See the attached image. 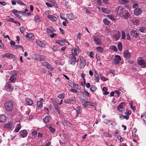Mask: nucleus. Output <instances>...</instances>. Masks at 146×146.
I'll use <instances>...</instances> for the list:
<instances>
[{
  "label": "nucleus",
  "instance_id": "nucleus-10",
  "mask_svg": "<svg viewBox=\"0 0 146 146\" xmlns=\"http://www.w3.org/2000/svg\"><path fill=\"white\" fill-rule=\"evenodd\" d=\"M121 36V34L118 31H116L113 35V37L116 40H118Z\"/></svg>",
  "mask_w": 146,
  "mask_h": 146
},
{
  "label": "nucleus",
  "instance_id": "nucleus-9",
  "mask_svg": "<svg viewBox=\"0 0 146 146\" xmlns=\"http://www.w3.org/2000/svg\"><path fill=\"white\" fill-rule=\"evenodd\" d=\"M116 12L118 15L122 14L124 12V9L121 7L119 6L116 9Z\"/></svg>",
  "mask_w": 146,
  "mask_h": 146
},
{
  "label": "nucleus",
  "instance_id": "nucleus-26",
  "mask_svg": "<svg viewBox=\"0 0 146 146\" xmlns=\"http://www.w3.org/2000/svg\"><path fill=\"white\" fill-rule=\"evenodd\" d=\"M97 89L96 87L95 86L91 85L90 87V90L92 92H94L96 91Z\"/></svg>",
  "mask_w": 146,
  "mask_h": 146
},
{
  "label": "nucleus",
  "instance_id": "nucleus-15",
  "mask_svg": "<svg viewBox=\"0 0 146 146\" xmlns=\"http://www.w3.org/2000/svg\"><path fill=\"white\" fill-rule=\"evenodd\" d=\"M42 107V101L41 99L37 101V107L39 109H40Z\"/></svg>",
  "mask_w": 146,
  "mask_h": 146
},
{
  "label": "nucleus",
  "instance_id": "nucleus-51",
  "mask_svg": "<svg viewBox=\"0 0 146 146\" xmlns=\"http://www.w3.org/2000/svg\"><path fill=\"white\" fill-rule=\"evenodd\" d=\"M20 30L22 33H23L24 31V28L22 27H20L19 28Z\"/></svg>",
  "mask_w": 146,
  "mask_h": 146
},
{
  "label": "nucleus",
  "instance_id": "nucleus-17",
  "mask_svg": "<svg viewBox=\"0 0 146 146\" xmlns=\"http://www.w3.org/2000/svg\"><path fill=\"white\" fill-rule=\"evenodd\" d=\"M36 44L40 47H44L45 46V44L41 41L36 40Z\"/></svg>",
  "mask_w": 146,
  "mask_h": 146
},
{
  "label": "nucleus",
  "instance_id": "nucleus-58",
  "mask_svg": "<svg viewBox=\"0 0 146 146\" xmlns=\"http://www.w3.org/2000/svg\"><path fill=\"white\" fill-rule=\"evenodd\" d=\"M45 4L46 5L49 7H52V5L48 2H46Z\"/></svg>",
  "mask_w": 146,
  "mask_h": 146
},
{
  "label": "nucleus",
  "instance_id": "nucleus-5",
  "mask_svg": "<svg viewBox=\"0 0 146 146\" xmlns=\"http://www.w3.org/2000/svg\"><path fill=\"white\" fill-rule=\"evenodd\" d=\"M142 12V10L140 8H137L135 9L134 11V14L137 16L140 15Z\"/></svg>",
  "mask_w": 146,
  "mask_h": 146
},
{
  "label": "nucleus",
  "instance_id": "nucleus-24",
  "mask_svg": "<svg viewBox=\"0 0 146 146\" xmlns=\"http://www.w3.org/2000/svg\"><path fill=\"white\" fill-rule=\"evenodd\" d=\"M4 127L10 129L12 128V125L11 123H9L5 124L4 125Z\"/></svg>",
  "mask_w": 146,
  "mask_h": 146
},
{
  "label": "nucleus",
  "instance_id": "nucleus-42",
  "mask_svg": "<svg viewBox=\"0 0 146 146\" xmlns=\"http://www.w3.org/2000/svg\"><path fill=\"white\" fill-rule=\"evenodd\" d=\"M55 108V109L57 111V112L59 114H60V110L59 109V107L58 105H56V106H54Z\"/></svg>",
  "mask_w": 146,
  "mask_h": 146
},
{
  "label": "nucleus",
  "instance_id": "nucleus-8",
  "mask_svg": "<svg viewBox=\"0 0 146 146\" xmlns=\"http://www.w3.org/2000/svg\"><path fill=\"white\" fill-rule=\"evenodd\" d=\"M94 40L95 43L98 45H100L101 44L102 42L100 38L98 36H93Z\"/></svg>",
  "mask_w": 146,
  "mask_h": 146
},
{
  "label": "nucleus",
  "instance_id": "nucleus-52",
  "mask_svg": "<svg viewBox=\"0 0 146 146\" xmlns=\"http://www.w3.org/2000/svg\"><path fill=\"white\" fill-rule=\"evenodd\" d=\"M101 79L103 81H106L108 80L104 76H101L100 77Z\"/></svg>",
  "mask_w": 146,
  "mask_h": 146
},
{
  "label": "nucleus",
  "instance_id": "nucleus-32",
  "mask_svg": "<svg viewBox=\"0 0 146 146\" xmlns=\"http://www.w3.org/2000/svg\"><path fill=\"white\" fill-rule=\"evenodd\" d=\"M117 47L118 48V50L119 51H121L122 49V43L121 42H119L117 44Z\"/></svg>",
  "mask_w": 146,
  "mask_h": 146
},
{
  "label": "nucleus",
  "instance_id": "nucleus-25",
  "mask_svg": "<svg viewBox=\"0 0 146 146\" xmlns=\"http://www.w3.org/2000/svg\"><path fill=\"white\" fill-rule=\"evenodd\" d=\"M21 128V125L20 124L17 125L16 127L15 130H14V131L15 132H18Z\"/></svg>",
  "mask_w": 146,
  "mask_h": 146
},
{
  "label": "nucleus",
  "instance_id": "nucleus-43",
  "mask_svg": "<svg viewBox=\"0 0 146 146\" xmlns=\"http://www.w3.org/2000/svg\"><path fill=\"white\" fill-rule=\"evenodd\" d=\"M139 30V31L141 32L145 33V31H146V29L144 27H142L140 28Z\"/></svg>",
  "mask_w": 146,
  "mask_h": 146
},
{
  "label": "nucleus",
  "instance_id": "nucleus-33",
  "mask_svg": "<svg viewBox=\"0 0 146 146\" xmlns=\"http://www.w3.org/2000/svg\"><path fill=\"white\" fill-rule=\"evenodd\" d=\"M104 23L105 25H108L110 24V22L107 19H104L103 20Z\"/></svg>",
  "mask_w": 146,
  "mask_h": 146
},
{
  "label": "nucleus",
  "instance_id": "nucleus-50",
  "mask_svg": "<svg viewBox=\"0 0 146 146\" xmlns=\"http://www.w3.org/2000/svg\"><path fill=\"white\" fill-rule=\"evenodd\" d=\"M7 21L13 23L14 21V19L11 18H10L7 19Z\"/></svg>",
  "mask_w": 146,
  "mask_h": 146
},
{
  "label": "nucleus",
  "instance_id": "nucleus-45",
  "mask_svg": "<svg viewBox=\"0 0 146 146\" xmlns=\"http://www.w3.org/2000/svg\"><path fill=\"white\" fill-rule=\"evenodd\" d=\"M122 33V36H121V38L122 39H124L125 37V33L124 31L121 32Z\"/></svg>",
  "mask_w": 146,
  "mask_h": 146
},
{
  "label": "nucleus",
  "instance_id": "nucleus-6",
  "mask_svg": "<svg viewBox=\"0 0 146 146\" xmlns=\"http://www.w3.org/2000/svg\"><path fill=\"white\" fill-rule=\"evenodd\" d=\"M5 88L7 91L9 92L12 91L14 88L13 86L9 83H7L6 84Z\"/></svg>",
  "mask_w": 146,
  "mask_h": 146
},
{
  "label": "nucleus",
  "instance_id": "nucleus-11",
  "mask_svg": "<svg viewBox=\"0 0 146 146\" xmlns=\"http://www.w3.org/2000/svg\"><path fill=\"white\" fill-rule=\"evenodd\" d=\"M131 56V53L128 50H125L124 52V57L126 58H128L130 57Z\"/></svg>",
  "mask_w": 146,
  "mask_h": 146
},
{
  "label": "nucleus",
  "instance_id": "nucleus-27",
  "mask_svg": "<svg viewBox=\"0 0 146 146\" xmlns=\"http://www.w3.org/2000/svg\"><path fill=\"white\" fill-rule=\"evenodd\" d=\"M67 16L68 18L70 20H72L74 19H75L76 18H74V17L73 16L72 14L71 13H70L67 15Z\"/></svg>",
  "mask_w": 146,
  "mask_h": 146
},
{
  "label": "nucleus",
  "instance_id": "nucleus-49",
  "mask_svg": "<svg viewBox=\"0 0 146 146\" xmlns=\"http://www.w3.org/2000/svg\"><path fill=\"white\" fill-rule=\"evenodd\" d=\"M52 49L54 51H57L58 50V48L56 46L54 45L52 47Z\"/></svg>",
  "mask_w": 146,
  "mask_h": 146
},
{
  "label": "nucleus",
  "instance_id": "nucleus-3",
  "mask_svg": "<svg viewBox=\"0 0 146 146\" xmlns=\"http://www.w3.org/2000/svg\"><path fill=\"white\" fill-rule=\"evenodd\" d=\"M2 57L3 58L6 57L10 59H12L13 60H15L16 58V57L14 55L9 53L3 54L2 55Z\"/></svg>",
  "mask_w": 146,
  "mask_h": 146
},
{
  "label": "nucleus",
  "instance_id": "nucleus-4",
  "mask_svg": "<svg viewBox=\"0 0 146 146\" xmlns=\"http://www.w3.org/2000/svg\"><path fill=\"white\" fill-rule=\"evenodd\" d=\"M138 64L141 66H143V67H146V62L145 60L142 58L139 57L137 59Z\"/></svg>",
  "mask_w": 146,
  "mask_h": 146
},
{
  "label": "nucleus",
  "instance_id": "nucleus-19",
  "mask_svg": "<svg viewBox=\"0 0 146 146\" xmlns=\"http://www.w3.org/2000/svg\"><path fill=\"white\" fill-rule=\"evenodd\" d=\"M51 119V117L50 116H46L43 119V121L46 123H48L49 120Z\"/></svg>",
  "mask_w": 146,
  "mask_h": 146
},
{
  "label": "nucleus",
  "instance_id": "nucleus-36",
  "mask_svg": "<svg viewBox=\"0 0 146 146\" xmlns=\"http://www.w3.org/2000/svg\"><path fill=\"white\" fill-rule=\"evenodd\" d=\"M72 54L74 55H76L77 54V50L76 48L72 49Z\"/></svg>",
  "mask_w": 146,
  "mask_h": 146
},
{
  "label": "nucleus",
  "instance_id": "nucleus-35",
  "mask_svg": "<svg viewBox=\"0 0 146 146\" xmlns=\"http://www.w3.org/2000/svg\"><path fill=\"white\" fill-rule=\"evenodd\" d=\"M96 49L98 52L101 53L103 51V48L102 47L98 46L96 48Z\"/></svg>",
  "mask_w": 146,
  "mask_h": 146
},
{
  "label": "nucleus",
  "instance_id": "nucleus-55",
  "mask_svg": "<svg viewBox=\"0 0 146 146\" xmlns=\"http://www.w3.org/2000/svg\"><path fill=\"white\" fill-rule=\"evenodd\" d=\"M17 3L18 4H20L21 5L25 6L26 5L25 4L23 3V2L20 1H19V2H17Z\"/></svg>",
  "mask_w": 146,
  "mask_h": 146
},
{
  "label": "nucleus",
  "instance_id": "nucleus-54",
  "mask_svg": "<svg viewBox=\"0 0 146 146\" xmlns=\"http://www.w3.org/2000/svg\"><path fill=\"white\" fill-rule=\"evenodd\" d=\"M68 84L69 86L72 87L74 85V83L71 81H68Z\"/></svg>",
  "mask_w": 146,
  "mask_h": 146
},
{
  "label": "nucleus",
  "instance_id": "nucleus-44",
  "mask_svg": "<svg viewBox=\"0 0 146 146\" xmlns=\"http://www.w3.org/2000/svg\"><path fill=\"white\" fill-rule=\"evenodd\" d=\"M49 70H53V67L51 66L50 65V64L48 63V64L47 65V66L46 67Z\"/></svg>",
  "mask_w": 146,
  "mask_h": 146
},
{
  "label": "nucleus",
  "instance_id": "nucleus-57",
  "mask_svg": "<svg viewBox=\"0 0 146 146\" xmlns=\"http://www.w3.org/2000/svg\"><path fill=\"white\" fill-rule=\"evenodd\" d=\"M111 125L113 126H115L116 125V123L112 121H111V122L110 123Z\"/></svg>",
  "mask_w": 146,
  "mask_h": 146
},
{
  "label": "nucleus",
  "instance_id": "nucleus-59",
  "mask_svg": "<svg viewBox=\"0 0 146 146\" xmlns=\"http://www.w3.org/2000/svg\"><path fill=\"white\" fill-rule=\"evenodd\" d=\"M82 35V34L81 33H79L78 34V36H77V38H79L80 40V38Z\"/></svg>",
  "mask_w": 146,
  "mask_h": 146
},
{
  "label": "nucleus",
  "instance_id": "nucleus-22",
  "mask_svg": "<svg viewBox=\"0 0 146 146\" xmlns=\"http://www.w3.org/2000/svg\"><path fill=\"white\" fill-rule=\"evenodd\" d=\"M15 76L16 74L13 75L11 76L9 79V81L11 82L14 83L15 82V81L16 80V78L15 77Z\"/></svg>",
  "mask_w": 146,
  "mask_h": 146
},
{
  "label": "nucleus",
  "instance_id": "nucleus-64",
  "mask_svg": "<svg viewBox=\"0 0 146 146\" xmlns=\"http://www.w3.org/2000/svg\"><path fill=\"white\" fill-rule=\"evenodd\" d=\"M138 4L137 3L134 4L133 5V8H135L137 7H138Z\"/></svg>",
  "mask_w": 146,
  "mask_h": 146
},
{
  "label": "nucleus",
  "instance_id": "nucleus-1",
  "mask_svg": "<svg viewBox=\"0 0 146 146\" xmlns=\"http://www.w3.org/2000/svg\"><path fill=\"white\" fill-rule=\"evenodd\" d=\"M13 107V102L10 101L6 102L4 104V107L6 111L8 112L11 111Z\"/></svg>",
  "mask_w": 146,
  "mask_h": 146
},
{
  "label": "nucleus",
  "instance_id": "nucleus-47",
  "mask_svg": "<svg viewBox=\"0 0 146 146\" xmlns=\"http://www.w3.org/2000/svg\"><path fill=\"white\" fill-rule=\"evenodd\" d=\"M69 91L76 94L78 92L76 90L74 89H71L69 90Z\"/></svg>",
  "mask_w": 146,
  "mask_h": 146
},
{
  "label": "nucleus",
  "instance_id": "nucleus-39",
  "mask_svg": "<svg viewBox=\"0 0 146 146\" xmlns=\"http://www.w3.org/2000/svg\"><path fill=\"white\" fill-rule=\"evenodd\" d=\"M26 36L28 38H30L34 36V34L32 33H30L27 34Z\"/></svg>",
  "mask_w": 146,
  "mask_h": 146
},
{
  "label": "nucleus",
  "instance_id": "nucleus-21",
  "mask_svg": "<svg viewBox=\"0 0 146 146\" xmlns=\"http://www.w3.org/2000/svg\"><path fill=\"white\" fill-rule=\"evenodd\" d=\"M25 102L28 105H32L33 103V101L30 99H26L25 101Z\"/></svg>",
  "mask_w": 146,
  "mask_h": 146
},
{
  "label": "nucleus",
  "instance_id": "nucleus-20",
  "mask_svg": "<svg viewBox=\"0 0 146 146\" xmlns=\"http://www.w3.org/2000/svg\"><path fill=\"white\" fill-rule=\"evenodd\" d=\"M47 17L48 18L52 21L55 22L57 20V18L54 16L49 15H48Z\"/></svg>",
  "mask_w": 146,
  "mask_h": 146
},
{
  "label": "nucleus",
  "instance_id": "nucleus-30",
  "mask_svg": "<svg viewBox=\"0 0 146 146\" xmlns=\"http://www.w3.org/2000/svg\"><path fill=\"white\" fill-rule=\"evenodd\" d=\"M125 103L124 102L120 103L117 106V109L118 110H120L121 108L125 105Z\"/></svg>",
  "mask_w": 146,
  "mask_h": 146
},
{
  "label": "nucleus",
  "instance_id": "nucleus-46",
  "mask_svg": "<svg viewBox=\"0 0 146 146\" xmlns=\"http://www.w3.org/2000/svg\"><path fill=\"white\" fill-rule=\"evenodd\" d=\"M111 122V120L106 119L104 120V122L107 125H108L109 124V123H110Z\"/></svg>",
  "mask_w": 146,
  "mask_h": 146
},
{
  "label": "nucleus",
  "instance_id": "nucleus-61",
  "mask_svg": "<svg viewBox=\"0 0 146 146\" xmlns=\"http://www.w3.org/2000/svg\"><path fill=\"white\" fill-rule=\"evenodd\" d=\"M64 41L63 40H61L60 42V44L61 46H63L64 45Z\"/></svg>",
  "mask_w": 146,
  "mask_h": 146
},
{
  "label": "nucleus",
  "instance_id": "nucleus-28",
  "mask_svg": "<svg viewBox=\"0 0 146 146\" xmlns=\"http://www.w3.org/2000/svg\"><path fill=\"white\" fill-rule=\"evenodd\" d=\"M94 76L95 77V79L96 82H99V81L100 79V77H99V76L97 72H95Z\"/></svg>",
  "mask_w": 146,
  "mask_h": 146
},
{
  "label": "nucleus",
  "instance_id": "nucleus-40",
  "mask_svg": "<svg viewBox=\"0 0 146 146\" xmlns=\"http://www.w3.org/2000/svg\"><path fill=\"white\" fill-rule=\"evenodd\" d=\"M48 127L49 128V130L52 133H53L55 131V129L54 128H52L50 126H49V125H47Z\"/></svg>",
  "mask_w": 146,
  "mask_h": 146
},
{
  "label": "nucleus",
  "instance_id": "nucleus-56",
  "mask_svg": "<svg viewBox=\"0 0 146 146\" xmlns=\"http://www.w3.org/2000/svg\"><path fill=\"white\" fill-rule=\"evenodd\" d=\"M94 55V53H93V52H92L91 51L90 52L89 56L90 57L92 58H94V57L93 56V55Z\"/></svg>",
  "mask_w": 146,
  "mask_h": 146
},
{
  "label": "nucleus",
  "instance_id": "nucleus-31",
  "mask_svg": "<svg viewBox=\"0 0 146 146\" xmlns=\"http://www.w3.org/2000/svg\"><path fill=\"white\" fill-rule=\"evenodd\" d=\"M37 60L39 61H42L44 60V57L42 55H39L37 58H36Z\"/></svg>",
  "mask_w": 146,
  "mask_h": 146
},
{
  "label": "nucleus",
  "instance_id": "nucleus-62",
  "mask_svg": "<svg viewBox=\"0 0 146 146\" xmlns=\"http://www.w3.org/2000/svg\"><path fill=\"white\" fill-rule=\"evenodd\" d=\"M85 92L86 93V95L88 97H90L91 96L90 94L87 91H85Z\"/></svg>",
  "mask_w": 146,
  "mask_h": 146
},
{
  "label": "nucleus",
  "instance_id": "nucleus-38",
  "mask_svg": "<svg viewBox=\"0 0 146 146\" xmlns=\"http://www.w3.org/2000/svg\"><path fill=\"white\" fill-rule=\"evenodd\" d=\"M21 48L22 49L23 51V52L24 50L23 49V46L21 45H15L14 47V48L15 49H17V48Z\"/></svg>",
  "mask_w": 146,
  "mask_h": 146
},
{
  "label": "nucleus",
  "instance_id": "nucleus-23",
  "mask_svg": "<svg viewBox=\"0 0 146 146\" xmlns=\"http://www.w3.org/2000/svg\"><path fill=\"white\" fill-rule=\"evenodd\" d=\"M6 120V116L3 115L0 116V122H4Z\"/></svg>",
  "mask_w": 146,
  "mask_h": 146
},
{
  "label": "nucleus",
  "instance_id": "nucleus-14",
  "mask_svg": "<svg viewBox=\"0 0 146 146\" xmlns=\"http://www.w3.org/2000/svg\"><path fill=\"white\" fill-rule=\"evenodd\" d=\"M125 12L124 15L121 16V17L123 19H127L130 16V14L127 11H125Z\"/></svg>",
  "mask_w": 146,
  "mask_h": 146
},
{
  "label": "nucleus",
  "instance_id": "nucleus-60",
  "mask_svg": "<svg viewBox=\"0 0 146 146\" xmlns=\"http://www.w3.org/2000/svg\"><path fill=\"white\" fill-rule=\"evenodd\" d=\"M16 38L17 40H16V41L17 42V44H18L19 43L20 38L19 36H16Z\"/></svg>",
  "mask_w": 146,
  "mask_h": 146
},
{
  "label": "nucleus",
  "instance_id": "nucleus-34",
  "mask_svg": "<svg viewBox=\"0 0 146 146\" xmlns=\"http://www.w3.org/2000/svg\"><path fill=\"white\" fill-rule=\"evenodd\" d=\"M141 118H143V119L145 123L146 124V113H145L142 115L141 116Z\"/></svg>",
  "mask_w": 146,
  "mask_h": 146
},
{
  "label": "nucleus",
  "instance_id": "nucleus-41",
  "mask_svg": "<svg viewBox=\"0 0 146 146\" xmlns=\"http://www.w3.org/2000/svg\"><path fill=\"white\" fill-rule=\"evenodd\" d=\"M110 48L113 50L114 51H117V48L116 47L114 46H111L110 47Z\"/></svg>",
  "mask_w": 146,
  "mask_h": 146
},
{
  "label": "nucleus",
  "instance_id": "nucleus-29",
  "mask_svg": "<svg viewBox=\"0 0 146 146\" xmlns=\"http://www.w3.org/2000/svg\"><path fill=\"white\" fill-rule=\"evenodd\" d=\"M51 101L54 106L58 105V102L54 98H52Z\"/></svg>",
  "mask_w": 146,
  "mask_h": 146
},
{
  "label": "nucleus",
  "instance_id": "nucleus-16",
  "mask_svg": "<svg viewBox=\"0 0 146 146\" xmlns=\"http://www.w3.org/2000/svg\"><path fill=\"white\" fill-rule=\"evenodd\" d=\"M46 32L48 34H49L56 32V31L52 27H50L49 28H46Z\"/></svg>",
  "mask_w": 146,
  "mask_h": 146
},
{
  "label": "nucleus",
  "instance_id": "nucleus-18",
  "mask_svg": "<svg viewBox=\"0 0 146 146\" xmlns=\"http://www.w3.org/2000/svg\"><path fill=\"white\" fill-rule=\"evenodd\" d=\"M86 64V60L84 59H82V61L80 64V68H84Z\"/></svg>",
  "mask_w": 146,
  "mask_h": 146
},
{
  "label": "nucleus",
  "instance_id": "nucleus-63",
  "mask_svg": "<svg viewBox=\"0 0 146 146\" xmlns=\"http://www.w3.org/2000/svg\"><path fill=\"white\" fill-rule=\"evenodd\" d=\"M10 43L11 44V45L12 46H15V42H14L13 41L11 40L10 41Z\"/></svg>",
  "mask_w": 146,
  "mask_h": 146
},
{
  "label": "nucleus",
  "instance_id": "nucleus-53",
  "mask_svg": "<svg viewBox=\"0 0 146 146\" xmlns=\"http://www.w3.org/2000/svg\"><path fill=\"white\" fill-rule=\"evenodd\" d=\"M13 13H14L16 17H17L19 19H21V17L20 15H19L17 14L16 13H14V12H13Z\"/></svg>",
  "mask_w": 146,
  "mask_h": 146
},
{
  "label": "nucleus",
  "instance_id": "nucleus-48",
  "mask_svg": "<svg viewBox=\"0 0 146 146\" xmlns=\"http://www.w3.org/2000/svg\"><path fill=\"white\" fill-rule=\"evenodd\" d=\"M64 94H60L58 96V97L60 99L63 98L64 97Z\"/></svg>",
  "mask_w": 146,
  "mask_h": 146
},
{
  "label": "nucleus",
  "instance_id": "nucleus-2",
  "mask_svg": "<svg viewBox=\"0 0 146 146\" xmlns=\"http://www.w3.org/2000/svg\"><path fill=\"white\" fill-rule=\"evenodd\" d=\"M70 59L68 61V64L74 66L76 62V58L75 56L72 54L70 55Z\"/></svg>",
  "mask_w": 146,
  "mask_h": 146
},
{
  "label": "nucleus",
  "instance_id": "nucleus-12",
  "mask_svg": "<svg viewBox=\"0 0 146 146\" xmlns=\"http://www.w3.org/2000/svg\"><path fill=\"white\" fill-rule=\"evenodd\" d=\"M130 33L131 36L133 37L137 38L138 37L139 33L136 31L133 30L131 31Z\"/></svg>",
  "mask_w": 146,
  "mask_h": 146
},
{
  "label": "nucleus",
  "instance_id": "nucleus-7",
  "mask_svg": "<svg viewBox=\"0 0 146 146\" xmlns=\"http://www.w3.org/2000/svg\"><path fill=\"white\" fill-rule=\"evenodd\" d=\"M121 59L120 56L119 55H116L115 56L114 62L116 64H118L121 60Z\"/></svg>",
  "mask_w": 146,
  "mask_h": 146
},
{
  "label": "nucleus",
  "instance_id": "nucleus-13",
  "mask_svg": "<svg viewBox=\"0 0 146 146\" xmlns=\"http://www.w3.org/2000/svg\"><path fill=\"white\" fill-rule=\"evenodd\" d=\"M19 133L20 135L23 137H24L27 136V133L26 130H23L21 131Z\"/></svg>",
  "mask_w": 146,
  "mask_h": 146
},
{
  "label": "nucleus",
  "instance_id": "nucleus-37",
  "mask_svg": "<svg viewBox=\"0 0 146 146\" xmlns=\"http://www.w3.org/2000/svg\"><path fill=\"white\" fill-rule=\"evenodd\" d=\"M35 21L36 22H38L40 21V18L38 15H36L35 16Z\"/></svg>",
  "mask_w": 146,
  "mask_h": 146
}]
</instances>
